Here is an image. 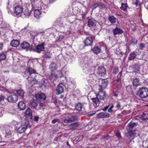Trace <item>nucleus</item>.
Returning <instances> with one entry per match:
<instances>
[{
    "label": "nucleus",
    "instance_id": "1",
    "mask_svg": "<svg viewBox=\"0 0 148 148\" xmlns=\"http://www.w3.org/2000/svg\"><path fill=\"white\" fill-rule=\"evenodd\" d=\"M32 6V9L34 10V16L37 18H38L42 12L45 13L48 7L44 3L40 2L38 0H30Z\"/></svg>",
    "mask_w": 148,
    "mask_h": 148
},
{
    "label": "nucleus",
    "instance_id": "2",
    "mask_svg": "<svg viewBox=\"0 0 148 148\" xmlns=\"http://www.w3.org/2000/svg\"><path fill=\"white\" fill-rule=\"evenodd\" d=\"M95 95L96 96V97L92 98L91 99L96 106H99V99H100L104 100L107 97V95L105 92L101 91L100 89L98 94L97 95L96 94Z\"/></svg>",
    "mask_w": 148,
    "mask_h": 148
},
{
    "label": "nucleus",
    "instance_id": "3",
    "mask_svg": "<svg viewBox=\"0 0 148 148\" xmlns=\"http://www.w3.org/2000/svg\"><path fill=\"white\" fill-rule=\"evenodd\" d=\"M30 127V125L29 122L25 120L22 123L20 124L16 130L18 133L21 134L24 133L27 128Z\"/></svg>",
    "mask_w": 148,
    "mask_h": 148
},
{
    "label": "nucleus",
    "instance_id": "4",
    "mask_svg": "<svg viewBox=\"0 0 148 148\" xmlns=\"http://www.w3.org/2000/svg\"><path fill=\"white\" fill-rule=\"evenodd\" d=\"M138 93L141 98H145L148 96V89L146 88H140Z\"/></svg>",
    "mask_w": 148,
    "mask_h": 148
},
{
    "label": "nucleus",
    "instance_id": "5",
    "mask_svg": "<svg viewBox=\"0 0 148 148\" xmlns=\"http://www.w3.org/2000/svg\"><path fill=\"white\" fill-rule=\"evenodd\" d=\"M23 8L21 6L17 5L14 9V15L16 16H20L23 13Z\"/></svg>",
    "mask_w": 148,
    "mask_h": 148
},
{
    "label": "nucleus",
    "instance_id": "6",
    "mask_svg": "<svg viewBox=\"0 0 148 148\" xmlns=\"http://www.w3.org/2000/svg\"><path fill=\"white\" fill-rule=\"evenodd\" d=\"M97 78V76L94 73L90 74L88 77V82L90 85L94 84L96 82Z\"/></svg>",
    "mask_w": 148,
    "mask_h": 148
},
{
    "label": "nucleus",
    "instance_id": "7",
    "mask_svg": "<svg viewBox=\"0 0 148 148\" xmlns=\"http://www.w3.org/2000/svg\"><path fill=\"white\" fill-rule=\"evenodd\" d=\"M45 45L44 43H42L37 46L35 49V51L39 53L41 51H44L45 49Z\"/></svg>",
    "mask_w": 148,
    "mask_h": 148
},
{
    "label": "nucleus",
    "instance_id": "8",
    "mask_svg": "<svg viewBox=\"0 0 148 148\" xmlns=\"http://www.w3.org/2000/svg\"><path fill=\"white\" fill-rule=\"evenodd\" d=\"M18 97L16 95H13L9 96L7 98L8 101L11 103H15L18 100Z\"/></svg>",
    "mask_w": 148,
    "mask_h": 148
},
{
    "label": "nucleus",
    "instance_id": "9",
    "mask_svg": "<svg viewBox=\"0 0 148 148\" xmlns=\"http://www.w3.org/2000/svg\"><path fill=\"white\" fill-rule=\"evenodd\" d=\"M32 14L31 10L28 8H26L24 11H23V14L24 15V17H28Z\"/></svg>",
    "mask_w": 148,
    "mask_h": 148
},
{
    "label": "nucleus",
    "instance_id": "10",
    "mask_svg": "<svg viewBox=\"0 0 148 148\" xmlns=\"http://www.w3.org/2000/svg\"><path fill=\"white\" fill-rule=\"evenodd\" d=\"M108 82L106 79H102L101 80V84H100V89L101 90L105 89L107 87Z\"/></svg>",
    "mask_w": 148,
    "mask_h": 148
},
{
    "label": "nucleus",
    "instance_id": "11",
    "mask_svg": "<svg viewBox=\"0 0 148 148\" xmlns=\"http://www.w3.org/2000/svg\"><path fill=\"white\" fill-rule=\"evenodd\" d=\"M97 73L99 75L101 76H103L106 73L105 68L102 66H99L98 69Z\"/></svg>",
    "mask_w": 148,
    "mask_h": 148
},
{
    "label": "nucleus",
    "instance_id": "12",
    "mask_svg": "<svg viewBox=\"0 0 148 148\" xmlns=\"http://www.w3.org/2000/svg\"><path fill=\"white\" fill-rule=\"evenodd\" d=\"M64 85L62 83H60L57 86L56 89L57 93L58 95L60 94L63 92L64 89L63 88Z\"/></svg>",
    "mask_w": 148,
    "mask_h": 148
},
{
    "label": "nucleus",
    "instance_id": "13",
    "mask_svg": "<svg viewBox=\"0 0 148 148\" xmlns=\"http://www.w3.org/2000/svg\"><path fill=\"white\" fill-rule=\"evenodd\" d=\"M110 115L108 113L101 112L97 114V118H106L109 116Z\"/></svg>",
    "mask_w": 148,
    "mask_h": 148
},
{
    "label": "nucleus",
    "instance_id": "14",
    "mask_svg": "<svg viewBox=\"0 0 148 148\" xmlns=\"http://www.w3.org/2000/svg\"><path fill=\"white\" fill-rule=\"evenodd\" d=\"M114 107V106L113 104H109L107 106L104 108L102 109V110L105 111L108 109V112L111 113L113 111V108Z\"/></svg>",
    "mask_w": 148,
    "mask_h": 148
},
{
    "label": "nucleus",
    "instance_id": "15",
    "mask_svg": "<svg viewBox=\"0 0 148 148\" xmlns=\"http://www.w3.org/2000/svg\"><path fill=\"white\" fill-rule=\"evenodd\" d=\"M67 117L71 120V122H73L77 119V117L74 113L67 114Z\"/></svg>",
    "mask_w": 148,
    "mask_h": 148
},
{
    "label": "nucleus",
    "instance_id": "16",
    "mask_svg": "<svg viewBox=\"0 0 148 148\" xmlns=\"http://www.w3.org/2000/svg\"><path fill=\"white\" fill-rule=\"evenodd\" d=\"M35 97L36 98L39 100L42 99H45L46 98L45 95L43 93H39L35 95Z\"/></svg>",
    "mask_w": 148,
    "mask_h": 148
},
{
    "label": "nucleus",
    "instance_id": "17",
    "mask_svg": "<svg viewBox=\"0 0 148 148\" xmlns=\"http://www.w3.org/2000/svg\"><path fill=\"white\" fill-rule=\"evenodd\" d=\"M128 132L126 134V136L127 137L130 138L132 136H134L135 135V130H127Z\"/></svg>",
    "mask_w": 148,
    "mask_h": 148
},
{
    "label": "nucleus",
    "instance_id": "18",
    "mask_svg": "<svg viewBox=\"0 0 148 148\" xmlns=\"http://www.w3.org/2000/svg\"><path fill=\"white\" fill-rule=\"evenodd\" d=\"M84 42L86 46L91 45L93 42L92 40L90 37L87 38L85 40Z\"/></svg>",
    "mask_w": 148,
    "mask_h": 148
},
{
    "label": "nucleus",
    "instance_id": "19",
    "mask_svg": "<svg viewBox=\"0 0 148 148\" xmlns=\"http://www.w3.org/2000/svg\"><path fill=\"white\" fill-rule=\"evenodd\" d=\"M97 23L96 20L93 19H89L88 22V25L89 27L95 26Z\"/></svg>",
    "mask_w": 148,
    "mask_h": 148
},
{
    "label": "nucleus",
    "instance_id": "20",
    "mask_svg": "<svg viewBox=\"0 0 148 148\" xmlns=\"http://www.w3.org/2000/svg\"><path fill=\"white\" fill-rule=\"evenodd\" d=\"M113 34L114 36L117 34H121L123 33V31L119 28L116 27L112 30Z\"/></svg>",
    "mask_w": 148,
    "mask_h": 148
},
{
    "label": "nucleus",
    "instance_id": "21",
    "mask_svg": "<svg viewBox=\"0 0 148 148\" xmlns=\"http://www.w3.org/2000/svg\"><path fill=\"white\" fill-rule=\"evenodd\" d=\"M143 66V72L146 73H148V63L147 64L143 63V65H140V67H142Z\"/></svg>",
    "mask_w": 148,
    "mask_h": 148
},
{
    "label": "nucleus",
    "instance_id": "22",
    "mask_svg": "<svg viewBox=\"0 0 148 148\" xmlns=\"http://www.w3.org/2000/svg\"><path fill=\"white\" fill-rule=\"evenodd\" d=\"M19 45V41L18 40H13L11 42V45L14 47H17Z\"/></svg>",
    "mask_w": 148,
    "mask_h": 148
},
{
    "label": "nucleus",
    "instance_id": "23",
    "mask_svg": "<svg viewBox=\"0 0 148 148\" xmlns=\"http://www.w3.org/2000/svg\"><path fill=\"white\" fill-rule=\"evenodd\" d=\"M109 21L113 24L116 23V22L118 21V19L117 18L113 16H110L108 18Z\"/></svg>",
    "mask_w": 148,
    "mask_h": 148
},
{
    "label": "nucleus",
    "instance_id": "24",
    "mask_svg": "<svg viewBox=\"0 0 148 148\" xmlns=\"http://www.w3.org/2000/svg\"><path fill=\"white\" fill-rule=\"evenodd\" d=\"M26 116L27 117L31 118L32 116V112L31 109L30 108H28L27 109L25 112Z\"/></svg>",
    "mask_w": 148,
    "mask_h": 148
},
{
    "label": "nucleus",
    "instance_id": "25",
    "mask_svg": "<svg viewBox=\"0 0 148 148\" xmlns=\"http://www.w3.org/2000/svg\"><path fill=\"white\" fill-rule=\"evenodd\" d=\"M19 108L21 110H24L25 108V105L23 101L19 102L18 104Z\"/></svg>",
    "mask_w": 148,
    "mask_h": 148
},
{
    "label": "nucleus",
    "instance_id": "26",
    "mask_svg": "<svg viewBox=\"0 0 148 148\" xmlns=\"http://www.w3.org/2000/svg\"><path fill=\"white\" fill-rule=\"evenodd\" d=\"M136 125V123L134 122H131L129 123L127 127V130H131L133 127Z\"/></svg>",
    "mask_w": 148,
    "mask_h": 148
},
{
    "label": "nucleus",
    "instance_id": "27",
    "mask_svg": "<svg viewBox=\"0 0 148 148\" xmlns=\"http://www.w3.org/2000/svg\"><path fill=\"white\" fill-rule=\"evenodd\" d=\"M29 104L31 107L36 108L37 106L36 101L35 100H32L30 101Z\"/></svg>",
    "mask_w": 148,
    "mask_h": 148
},
{
    "label": "nucleus",
    "instance_id": "28",
    "mask_svg": "<svg viewBox=\"0 0 148 148\" xmlns=\"http://www.w3.org/2000/svg\"><path fill=\"white\" fill-rule=\"evenodd\" d=\"M6 99H5L4 96L0 95V104L3 105L5 106L6 105Z\"/></svg>",
    "mask_w": 148,
    "mask_h": 148
},
{
    "label": "nucleus",
    "instance_id": "29",
    "mask_svg": "<svg viewBox=\"0 0 148 148\" xmlns=\"http://www.w3.org/2000/svg\"><path fill=\"white\" fill-rule=\"evenodd\" d=\"M57 67L56 64L54 62L52 63L50 65V69L52 71H53L56 70Z\"/></svg>",
    "mask_w": 148,
    "mask_h": 148
},
{
    "label": "nucleus",
    "instance_id": "30",
    "mask_svg": "<svg viewBox=\"0 0 148 148\" xmlns=\"http://www.w3.org/2000/svg\"><path fill=\"white\" fill-rule=\"evenodd\" d=\"M75 110L78 111H81L83 107L82 104L80 103L76 104L75 106Z\"/></svg>",
    "mask_w": 148,
    "mask_h": 148
},
{
    "label": "nucleus",
    "instance_id": "31",
    "mask_svg": "<svg viewBox=\"0 0 148 148\" xmlns=\"http://www.w3.org/2000/svg\"><path fill=\"white\" fill-rule=\"evenodd\" d=\"M92 50L94 53L96 54L99 53L101 51L100 48L97 46L95 47Z\"/></svg>",
    "mask_w": 148,
    "mask_h": 148
},
{
    "label": "nucleus",
    "instance_id": "32",
    "mask_svg": "<svg viewBox=\"0 0 148 148\" xmlns=\"http://www.w3.org/2000/svg\"><path fill=\"white\" fill-rule=\"evenodd\" d=\"M22 48L23 49H27L30 46V45L27 42H24L21 45Z\"/></svg>",
    "mask_w": 148,
    "mask_h": 148
},
{
    "label": "nucleus",
    "instance_id": "33",
    "mask_svg": "<svg viewBox=\"0 0 148 148\" xmlns=\"http://www.w3.org/2000/svg\"><path fill=\"white\" fill-rule=\"evenodd\" d=\"M133 85L137 86L140 84V83L139 82V80L138 78H136L133 79Z\"/></svg>",
    "mask_w": 148,
    "mask_h": 148
},
{
    "label": "nucleus",
    "instance_id": "34",
    "mask_svg": "<svg viewBox=\"0 0 148 148\" xmlns=\"http://www.w3.org/2000/svg\"><path fill=\"white\" fill-rule=\"evenodd\" d=\"M136 54L133 52L131 53L130 54L128 57V60H134L135 59L136 57Z\"/></svg>",
    "mask_w": 148,
    "mask_h": 148
},
{
    "label": "nucleus",
    "instance_id": "35",
    "mask_svg": "<svg viewBox=\"0 0 148 148\" xmlns=\"http://www.w3.org/2000/svg\"><path fill=\"white\" fill-rule=\"evenodd\" d=\"M6 56V54L5 53H2L0 54V60L2 61L5 60Z\"/></svg>",
    "mask_w": 148,
    "mask_h": 148
},
{
    "label": "nucleus",
    "instance_id": "36",
    "mask_svg": "<svg viewBox=\"0 0 148 148\" xmlns=\"http://www.w3.org/2000/svg\"><path fill=\"white\" fill-rule=\"evenodd\" d=\"M127 3H122L120 8L123 11H125L127 10Z\"/></svg>",
    "mask_w": 148,
    "mask_h": 148
},
{
    "label": "nucleus",
    "instance_id": "37",
    "mask_svg": "<svg viewBox=\"0 0 148 148\" xmlns=\"http://www.w3.org/2000/svg\"><path fill=\"white\" fill-rule=\"evenodd\" d=\"M27 71L30 74L35 73H36V71L34 69L30 66L28 68Z\"/></svg>",
    "mask_w": 148,
    "mask_h": 148
},
{
    "label": "nucleus",
    "instance_id": "38",
    "mask_svg": "<svg viewBox=\"0 0 148 148\" xmlns=\"http://www.w3.org/2000/svg\"><path fill=\"white\" fill-rule=\"evenodd\" d=\"M12 124L15 127L16 129L17 128V127H18V126H19V125L21 124V123L18 122L16 121L13 120L12 122Z\"/></svg>",
    "mask_w": 148,
    "mask_h": 148
},
{
    "label": "nucleus",
    "instance_id": "39",
    "mask_svg": "<svg viewBox=\"0 0 148 148\" xmlns=\"http://www.w3.org/2000/svg\"><path fill=\"white\" fill-rule=\"evenodd\" d=\"M18 94L20 96L23 97L24 94V92L22 89H20L16 91Z\"/></svg>",
    "mask_w": 148,
    "mask_h": 148
},
{
    "label": "nucleus",
    "instance_id": "40",
    "mask_svg": "<svg viewBox=\"0 0 148 148\" xmlns=\"http://www.w3.org/2000/svg\"><path fill=\"white\" fill-rule=\"evenodd\" d=\"M57 76H56L55 75L52 74L50 75L49 78L52 81H53L56 80L57 78Z\"/></svg>",
    "mask_w": 148,
    "mask_h": 148
},
{
    "label": "nucleus",
    "instance_id": "41",
    "mask_svg": "<svg viewBox=\"0 0 148 148\" xmlns=\"http://www.w3.org/2000/svg\"><path fill=\"white\" fill-rule=\"evenodd\" d=\"M66 118L64 120V122L66 123H67L71 122V120L69 118H68L67 117V114L66 115Z\"/></svg>",
    "mask_w": 148,
    "mask_h": 148
},
{
    "label": "nucleus",
    "instance_id": "42",
    "mask_svg": "<svg viewBox=\"0 0 148 148\" xmlns=\"http://www.w3.org/2000/svg\"><path fill=\"white\" fill-rule=\"evenodd\" d=\"M79 124L78 123L76 122L72 123L71 124V128H73L77 127L78 126Z\"/></svg>",
    "mask_w": 148,
    "mask_h": 148
},
{
    "label": "nucleus",
    "instance_id": "43",
    "mask_svg": "<svg viewBox=\"0 0 148 148\" xmlns=\"http://www.w3.org/2000/svg\"><path fill=\"white\" fill-rule=\"evenodd\" d=\"M64 76V74L61 71H60L58 72V73L57 74V77H62Z\"/></svg>",
    "mask_w": 148,
    "mask_h": 148
},
{
    "label": "nucleus",
    "instance_id": "44",
    "mask_svg": "<svg viewBox=\"0 0 148 148\" xmlns=\"http://www.w3.org/2000/svg\"><path fill=\"white\" fill-rule=\"evenodd\" d=\"M130 43L132 44H136L137 43V40L134 38L130 40Z\"/></svg>",
    "mask_w": 148,
    "mask_h": 148
},
{
    "label": "nucleus",
    "instance_id": "45",
    "mask_svg": "<svg viewBox=\"0 0 148 148\" xmlns=\"http://www.w3.org/2000/svg\"><path fill=\"white\" fill-rule=\"evenodd\" d=\"M51 54L49 52H47L45 54V57L47 58H50L51 57Z\"/></svg>",
    "mask_w": 148,
    "mask_h": 148
},
{
    "label": "nucleus",
    "instance_id": "46",
    "mask_svg": "<svg viewBox=\"0 0 148 148\" xmlns=\"http://www.w3.org/2000/svg\"><path fill=\"white\" fill-rule=\"evenodd\" d=\"M140 4V2L138 0H135V4L136 7L139 6Z\"/></svg>",
    "mask_w": 148,
    "mask_h": 148
},
{
    "label": "nucleus",
    "instance_id": "47",
    "mask_svg": "<svg viewBox=\"0 0 148 148\" xmlns=\"http://www.w3.org/2000/svg\"><path fill=\"white\" fill-rule=\"evenodd\" d=\"M38 34L35 31H32L31 32V34L34 36H37Z\"/></svg>",
    "mask_w": 148,
    "mask_h": 148
},
{
    "label": "nucleus",
    "instance_id": "48",
    "mask_svg": "<svg viewBox=\"0 0 148 148\" xmlns=\"http://www.w3.org/2000/svg\"><path fill=\"white\" fill-rule=\"evenodd\" d=\"M98 6L97 4L95 3L93 5H92L91 6L92 10H93L95 9Z\"/></svg>",
    "mask_w": 148,
    "mask_h": 148
},
{
    "label": "nucleus",
    "instance_id": "49",
    "mask_svg": "<svg viewBox=\"0 0 148 148\" xmlns=\"http://www.w3.org/2000/svg\"><path fill=\"white\" fill-rule=\"evenodd\" d=\"M56 122H58V123H60V121L58 119H56L53 120L52 121V122L53 123H55Z\"/></svg>",
    "mask_w": 148,
    "mask_h": 148
},
{
    "label": "nucleus",
    "instance_id": "50",
    "mask_svg": "<svg viewBox=\"0 0 148 148\" xmlns=\"http://www.w3.org/2000/svg\"><path fill=\"white\" fill-rule=\"evenodd\" d=\"M119 71V69L117 68H115L114 69L113 71V73L114 74H116Z\"/></svg>",
    "mask_w": 148,
    "mask_h": 148
},
{
    "label": "nucleus",
    "instance_id": "51",
    "mask_svg": "<svg viewBox=\"0 0 148 148\" xmlns=\"http://www.w3.org/2000/svg\"><path fill=\"white\" fill-rule=\"evenodd\" d=\"M3 109V108L0 107V117H1L3 115L2 111Z\"/></svg>",
    "mask_w": 148,
    "mask_h": 148
},
{
    "label": "nucleus",
    "instance_id": "52",
    "mask_svg": "<svg viewBox=\"0 0 148 148\" xmlns=\"http://www.w3.org/2000/svg\"><path fill=\"white\" fill-rule=\"evenodd\" d=\"M116 107L117 109H119L121 107V104L119 103H118L116 106Z\"/></svg>",
    "mask_w": 148,
    "mask_h": 148
},
{
    "label": "nucleus",
    "instance_id": "53",
    "mask_svg": "<svg viewBox=\"0 0 148 148\" xmlns=\"http://www.w3.org/2000/svg\"><path fill=\"white\" fill-rule=\"evenodd\" d=\"M144 47V45L143 44H141L139 45V48L140 49H142Z\"/></svg>",
    "mask_w": 148,
    "mask_h": 148
},
{
    "label": "nucleus",
    "instance_id": "54",
    "mask_svg": "<svg viewBox=\"0 0 148 148\" xmlns=\"http://www.w3.org/2000/svg\"><path fill=\"white\" fill-rule=\"evenodd\" d=\"M116 135L118 138H120L121 137L120 133L119 132H116Z\"/></svg>",
    "mask_w": 148,
    "mask_h": 148
},
{
    "label": "nucleus",
    "instance_id": "55",
    "mask_svg": "<svg viewBox=\"0 0 148 148\" xmlns=\"http://www.w3.org/2000/svg\"><path fill=\"white\" fill-rule=\"evenodd\" d=\"M39 119V117L38 116H35L34 118V120L36 121H38Z\"/></svg>",
    "mask_w": 148,
    "mask_h": 148
},
{
    "label": "nucleus",
    "instance_id": "56",
    "mask_svg": "<svg viewBox=\"0 0 148 148\" xmlns=\"http://www.w3.org/2000/svg\"><path fill=\"white\" fill-rule=\"evenodd\" d=\"M64 38V36L63 35H60L59 37V39L61 41Z\"/></svg>",
    "mask_w": 148,
    "mask_h": 148
},
{
    "label": "nucleus",
    "instance_id": "57",
    "mask_svg": "<svg viewBox=\"0 0 148 148\" xmlns=\"http://www.w3.org/2000/svg\"><path fill=\"white\" fill-rule=\"evenodd\" d=\"M3 44L2 43H0V50H1L3 47Z\"/></svg>",
    "mask_w": 148,
    "mask_h": 148
},
{
    "label": "nucleus",
    "instance_id": "58",
    "mask_svg": "<svg viewBox=\"0 0 148 148\" xmlns=\"http://www.w3.org/2000/svg\"><path fill=\"white\" fill-rule=\"evenodd\" d=\"M135 66L136 67H138L137 69H136V71H139V69H140V68L139 67L138 65H136Z\"/></svg>",
    "mask_w": 148,
    "mask_h": 148
},
{
    "label": "nucleus",
    "instance_id": "59",
    "mask_svg": "<svg viewBox=\"0 0 148 148\" xmlns=\"http://www.w3.org/2000/svg\"><path fill=\"white\" fill-rule=\"evenodd\" d=\"M39 106L41 107H43L44 106V104L43 103H40Z\"/></svg>",
    "mask_w": 148,
    "mask_h": 148
},
{
    "label": "nucleus",
    "instance_id": "60",
    "mask_svg": "<svg viewBox=\"0 0 148 148\" xmlns=\"http://www.w3.org/2000/svg\"><path fill=\"white\" fill-rule=\"evenodd\" d=\"M100 45H103V46L104 47H105V45L103 42H101L100 43Z\"/></svg>",
    "mask_w": 148,
    "mask_h": 148
},
{
    "label": "nucleus",
    "instance_id": "61",
    "mask_svg": "<svg viewBox=\"0 0 148 148\" xmlns=\"http://www.w3.org/2000/svg\"><path fill=\"white\" fill-rule=\"evenodd\" d=\"M10 114L12 115H14L15 114V113H12V112H10Z\"/></svg>",
    "mask_w": 148,
    "mask_h": 148
},
{
    "label": "nucleus",
    "instance_id": "62",
    "mask_svg": "<svg viewBox=\"0 0 148 148\" xmlns=\"http://www.w3.org/2000/svg\"><path fill=\"white\" fill-rule=\"evenodd\" d=\"M106 139L108 140V139L109 136H107L106 137H105Z\"/></svg>",
    "mask_w": 148,
    "mask_h": 148
},
{
    "label": "nucleus",
    "instance_id": "63",
    "mask_svg": "<svg viewBox=\"0 0 148 148\" xmlns=\"http://www.w3.org/2000/svg\"><path fill=\"white\" fill-rule=\"evenodd\" d=\"M114 96H116H116H117V94H116V93H114Z\"/></svg>",
    "mask_w": 148,
    "mask_h": 148
},
{
    "label": "nucleus",
    "instance_id": "64",
    "mask_svg": "<svg viewBox=\"0 0 148 148\" xmlns=\"http://www.w3.org/2000/svg\"><path fill=\"white\" fill-rule=\"evenodd\" d=\"M50 1V2H53L55 0H49Z\"/></svg>",
    "mask_w": 148,
    "mask_h": 148
}]
</instances>
